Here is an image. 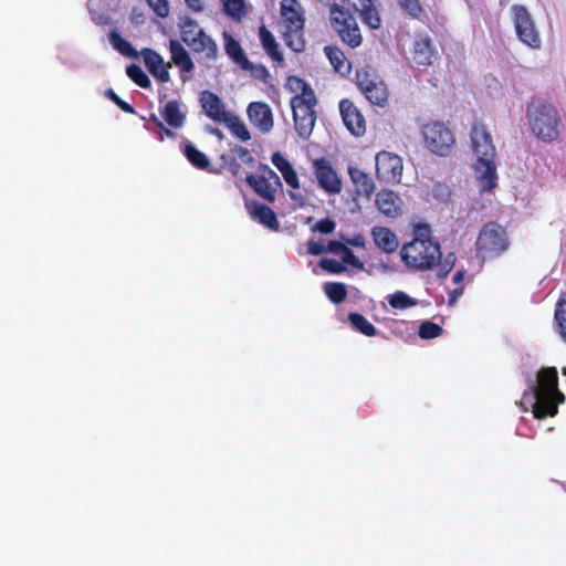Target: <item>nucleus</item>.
<instances>
[{
    "label": "nucleus",
    "mask_w": 566,
    "mask_h": 566,
    "mask_svg": "<svg viewBox=\"0 0 566 566\" xmlns=\"http://www.w3.org/2000/svg\"><path fill=\"white\" fill-rule=\"evenodd\" d=\"M169 51L172 62L181 69V71L190 73L195 69V64L188 51L177 40H170Z\"/></svg>",
    "instance_id": "obj_28"
},
{
    "label": "nucleus",
    "mask_w": 566,
    "mask_h": 566,
    "mask_svg": "<svg viewBox=\"0 0 566 566\" xmlns=\"http://www.w3.org/2000/svg\"><path fill=\"white\" fill-rule=\"evenodd\" d=\"M245 181L259 197L270 203L275 202L277 191L282 190L280 177L265 164H260L256 174H248Z\"/></svg>",
    "instance_id": "obj_10"
},
{
    "label": "nucleus",
    "mask_w": 566,
    "mask_h": 566,
    "mask_svg": "<svg viewBox=\"0 0 566 566\" xmlns=\"http://www.w3.org/2000/svg\"><path fill=\"white\" fill-rule=\"evenodd\" d=\"M470 139L476 155L474 172L479 187L482 192L491 191L497 186L496 148L492 136L483 123L475 122L471 127Z\"/></svg>",
    "instance_id": "obj_2"
},
{
    "label": "nucleus",
    "mask_w": 566,
    "mask_h": 566,
    "mask_svg": "<svg viewBox=\"0 0 566 566\" xmlns=\"http://www.w3.org/2000/svg\"><path fill=\"white\" fill-rule=\"evenodd\" d=\"M184 155L186 156V158L188 159V161L196 168L198 169H201V170H208L209 166H210V160L209 158L206 156V154H203L202 151H200L196 146H193L191 143L187 142L185 144V148H184Z\"/></svg>",
    "instance_id": "obj_32"
},
{
    "label": "nucleus",
    "mask_w": 566,
    "mask_h": 566,
    "mask_svg": "<svg viewBox=\"0 0 566 566\" xmlns=\"http://www.w3.org/2000/svg\"><path fill=\"white\" fill-rule=\"evenodd\" d=\"M180 35L182 42L186 43L193 52L205 53L206 57L210 60L217 59V43L199 27L195 19L185 17L181 20Z\"/></svg>",
    "instance_id": "obj_9"
},
{
    "label": "nucleus",
    "mask_w": 566,
    "mask_h": 566,
    "mask_svg": "<svg viewBox=\"0 0 566 566\" xmlns=\"http://www.w3.org/2000/svg\"><path fill=\"white\" fill-rule=\"evenodd\" d=\"M161 116L165 122L172 128H180L184 126L186 120V114L180 109V103L177 99L169 101L164 109Z\"/></svg>",
    "instance_id": "obj_30"
},
{
    "label": "nucleus",
    "mask_w": 566,
    "mask_h": 566,
    "mask_svg": "<svg viewBox=\"0 0 566 566\" xmlns=\"http://www.w3.org/2000/svg\"><path fill=\"white\" fill-rule=\"evenodd\" d=\"M402 263L412 271L432 270L442 256L440 243L432 239L429 224L418 223L413 228V239L400 249Z\"/></svg>",
    "instance_id": "obj_1"
},
{
    "label": "nucleus",
    "mask_w": 566,
    "mask_h": 566,
    "mask_svg": "<svg viewBox=\"0 0 566 566\" xmlns=\"http://www.w3.org/2000/svg\"><path fill=\"white\" fill-rule=\"evenodd\" d=\"M200 104L202 112L214 123L222 124L232 113L227 109L223 101L213 92L205 90L200 93Z\"/></svg>",
    "instance_id": "obj_17"
},
{
    "label": "nucleus",
    "mask_w": 566,
    "mask_h": 566,
    "mask_svg": "<svg viewBox=\"0 0 566 566\" xmlns=\"http://www.w3.org/2000/svg\"><path fill=\"white\" fill-rule=\"evenodd\" d=\"M457 261V255L454 252H449L444 259L442 260V256L439 260V263H437L438 266V277L444 279L448 276V274L452 271L454 268Z\"/></svg>",
    "instance_id": "obj_43"
},
{
    "label": "nucleus",
    "mask_w": 566,
    "mask_h": 566,
    "mask_svg": "<svg viewBox=\"0 0 566 566\" xmlns=\"http://www.w3.org/2000/svg\"><path fill=\"white\" fill-rule=\"evenodd\" d=\"M401 200L392 190H381L376 196L378 210L388 218H396L401 213Z\"/></svg>",
    "instance_id": "obj_23"
},
{
    "label": "nucleus",
    "mask_w": 566,
    "mask_h": 566,
    "mask_svg": "<svg viewBox=\"0 0 566 566\" xmlns=\"http://www.w3.org/2000/svg\"><path fill=\"white\" fill-rule=\"evenodd\" d=\"M411 56L419 66H431L438 60V51L428 34H418L415 38Z\"/></svg>",
    "instance_id": "obj_16"
},
{
    "label": "nucleus",
    "mask_w": 566,
    "mask_h": 566,
    "mask_svg": "<svg viewBox=\"0 0 566 566\" xmlns=\"http://www.w3.org/2000/svg\"><path fill=\"white\" fill-rule=\"evenodd\" d=\"M432 193L436 198L448 199L450 197V190L442 184L434 185Z\"/></svg>",
    "instance_id": "obj_51"
},
{
    "label": "nucleus",
    "mask_w": 566,
    "mask_h": 566,
    "mask_svg": "<svg viewBox=\"0 0 566 566\" xmlns=\"http://www.w3.org/2000/svg\"><path fill=\"white\" fill-rule=\"evenodd\" d=\"M232 153H234L247 165H252L254 163L253 156L250 154L249 149L243 146L235 145L232 148Z\"/></svg>",
    "instance_id": "obj_50"
},
{
    "label": "nucleus",
    "mask_w": 566,
    "mask_h": 566,
    "mask_svg": "<svg viewBox=\"0 0 566 566\" xmlns=\"http://www.w3.org/2000/svg\"><path fill=\"white\" fill-rule=\"evenodd\" d=\"M342 263L344 265L345 264L352 265L353 268H356V269L364 268L363 262L359 261V259L355 255V253L349 248H346V250H344V252L342 253Z\"/></svg>",
    "instance_id": "obj_47"
},
{
    "label": "nucleus",
    "mask_w": 566,
    "mask_h": 566,
    "mask_svg": "<svg viewBox=\"0 0 566 566\" xmlns=\"http://www.w3.org/2000/svg\"><path fill=\"white\" fill-rule=\"evenodd\" d=\"M159 130H160V133H161V134L159 135V140H164V136H163V134H164L165 136L169 137V138H174V137H175V133H174L171 129L167 128L165 125H164V129H159Z\"/></svg>",
    "instance_id": "obj_62"
},
{
    "label": "nucleus",
    "mask_w": 566,
    "mask_h": 566,
    "mask_svg": "<svg viewBox=\"0 0 566 566\" xmlns=\"http://www.w3.org/2000/svg\"><path fill=\"white\" fill-rule=\"evenodd\" d=\"M348 175L357 196L369 198L375 192V182L368 174L357 167L349 166Z\"/></svg>",
    "instance_id": "obj_24"
},
{
    "label": "nucleus",
    "mask_w": 566,
    "mask_h": 566,
    "mask_svg": "<svg viewBox=\"0 0 566 566\" xmlns=\"http://www.w3.org/2000/svg\"><path fill=\"white\" fill-rule=\"evenodd\" d=\"M329 22L342 42L352 49L358 48L363 42L360 28L355 17L348 11L334 8L329 11Z\"/></svg>",
    "instance_id": "obj_11"
},
{
    "label": "nucleus",
    "mask_w": 566,
    "mask_h": 566,
    "mask_svg": "<svg viewBox=\"0 0 566 566\" xmlns=\"http://www.w3.org/2000/svg\"><path fill=\"white\" fill-rule=\"evenodd\" d=\"M316 1L322 3V4H324V6H326V7H328V4H329V0H316Z\"/></svg>",
    "instance_id": "obj_64"
},
{
    "label": "nucleus",
    "mask_w": 566,
    "mask_h": 566,
    "mask_svg": "<svg viewBox=\"0 0 566 566\" xmlns=\"http://www.w3.org/2000/svg\"><path fill=\"white\" fill-rule=\"evenodd\" d=\"M474 248L475 256L482 262L499 258L510 248L505 228L495 221L484 223L479 230Z\"/></svg>",
    "instance_id": "obj_5"
},
{
    "label": "nucleus",
    "mask_w": 566,
    "mask_h": 566,
    "mask_svg": "<svg viewBox=\"0 0 566 566\" xmlns=\"http://www.w3.org/2000/svg\"><path fill=\"white\" fill-rule=\"evenodd\" d=\"M271 161L276 167V169L282 174V177L287 186H290L293 189L300 188V181L296 170L280 151H275L272 154Z\"/></svg>",
    "instance_id": "obj_25"
},
{
    "label": "nucleus",
    "mask_w": 566,
    "mask_h": 566,
    "mask_svg": "<svg viewBox=\"0 0 566 566\" xmlns=\"http://www.w3.org/2000/svg\"><path fill=\"white\" fill-rule=\"evenodd\" d=\"M512 10L518 40L532 49H539L542 40L527 9L524 6L515 4Z\"/></svg>",
    "instance_id": "obj_13"
},
{
    "label": "nucleus",
    "mask_w": 566,
    "mask_h": 566,
    "mask_svg": "<svg viewBox=\"0 0 566 566\" xmlns=\"http://www.w3.org/2000/svg\"><path fill=\"white\" fill-rule=\"evenodd\" d=\"M104 96L106 98H108L109 101H112L114 104L117 103V101L120 98L113 88H107L105 92H104Z\"/></svg>",
    "instance_id": "obj_59"
},
{
    "label": "nucleus",
    "mask_w": 566,
    "mask_h": 566,
    "mask_svg": "<svg viewBox=\"0 0 566 566\" xmlns=\"http://www.w3.org/2000/svg\"><path fill=\"white\" fill-rule=\"evenodd\" d=\"M347 243L352 247H356V248H365L366 245V240L365 238L361 235V234H357L355 235L354 238L352 239H348L347 240Z\"/></svg>",
    "instance_id": "obj_54"
},
{
    "label": "nucleus",
    "mask_w": 566,
    "mask_h": 566,
    "mask_svg": "<svg viewBox=\"0 0 566 566\" xmlns=\"http://www.w3.org/2000/svg\"><path fill=\"white\" fill-rule=\"evenodd\" d=\"M464 275H465V271L464 270H458L453 277H452V281L455 283V284H460L462 283V281L464 280Z\"/></svg>",
    "instance_id": "obj_61"
},
{
    "label": "nucleus",
    "mask_w": 566,
    "mask_h": 566,
    "mask_svg": "<svg viewBox=\"0 0 566 566\" xmlns=\"http://www.w3.org/2000/svg\"><path fill=\"white\" fill-rule=\"evenodd\" d=\"M146 2L157 17L167 18L169 15L168 0H146Z\"/></svg>",
    "instance_id": "obj_45"
},
{
    "label": "nucleus",
    "mask_w": 566,
    "mask_h": 566,
    "mask_svg": "<svg viewBox=\"0 0 566 566\" xmlns=\"http://www.w3.org/2000/svg\"><path fill=\"white\" fill-rule=\"evenodd\" d=\"M324 52L336 72L346 74L350 71V63L339 48L326 45Z\"/></svg>",
    "instance_id": "obj_31"
},
{
    "label": "nucleus",
    "mask_w": 566,
    "mask_h": 566,
    "mask_svg": "<svg viewBox=\"0 0 566 566\" xmlns=\"http://www.w3.org/2000/svg\"><path fill=\"white\" fill-rule=\"evenodd\" d=\"M356 85L371 104L385 106L387 103L388 91L386 84L376 74L367 70H357Z\"/></svg>",
    "instance_id": "obj_12"
},
{
    "label": "nucleus",
    "mask_w": 566,
    "mask_h": 566,
    "mask_svg": "<svg viewBox=\"0 0 566 566\" xmlns=\"http://www.w3.org/2000/svg\"><path fill=\"white\" fill-rule=\"evenodd\" d=\"M463 291H464L463 286H460V287L454 289L452 292H450L449 303L453 304L458 300V297L462 295Z\"/></svg>",
    "instance_id": "obj_57"
},
{
    "label": "nucleus",
    "mask_w": 566,
    "mask_h": 566,
    "mask_svg": "<svg viewBox=\"0 0 566 566\" xmlns=\"http://www.w3.org/2000/svg\"><path fill=\"white\" fill-rule=\"evenodd\" d=\"M126 74L136 85L142 88H149L151 86V82L148 75L137 64H129L126 67Z\"/></svg>",
    "instance_id": "obj_38"
},
{
    "label": "nucleus",
    "mask_w": 566,
    "mask_h": 566,
    "mask_svg": "<svg viewBox=\"0 0 566 566\" xmlns=\"http://www.w3.org/2000/svg\"><path fill=\"white\" fill-rule=\"evenodd\" d=\"M140 53L144 57L145 66L155 78L161 83L170 81V74L168 72L170 64L165 65L164 59L159 53L148 48L143 49Z\"/></svg>",
    "instance_id": "obj_20"
},
{
    "label": "nucleus",
    "mask_w": 566,
    "mask_h": 566,
    "mask_svg": "<svg viewBox=\"0 0 566 566\" xmlns=\"http://www.w3.org/2000/svg\"><path fill=\"white\" fill-rule=\"evenodd\" d=\"M109 42L116 51L125 56L136 59L139 55L138 51L130 44V42L122 38V35L116 31H112L109 33Z\"/></svg>",
    "instance_id": "obj_35"
},
{
    "label": "nucleus",
    "mask_w": 566,
    "mask_h": 566,
    "mask_svg": "<svg viewBox=\"0 0 566 566\" xmlns=\"http://www.w3.org/2000/svg\"><path fill=\"white\" fill-rule=\"evenodd\" d=\"M244 71H250L251 74L260 80V81H263V82H266L268 78L270 77V73H269V70L262 65V64H259V65H255L251 62V66L248 67V69H243Z\"/></svg>",
    "instance_id": "obj_49"
},
{
    "label": "nucleus",
    "mask_w": 566,
    "mask_h": 566,
    "mask_svg": "<svg viewBox=\"0 0 566 566\" xmlns=\"http://www.w3.org/2000/svg\"><path fill=\"white\" fill-rule=\"evenodd\" d=\"M298 82L302 84V92L291 99V107L297 135L303 139H307L312 135L316 123L314 107L317 101L310 85L302 80H298Z\"/></svg>",
    "instance_id": "obj_6"
},
{
    "label": "nucleus",
    "mask_w": 566,
    "mask_h": 566,
    "mask_svg": "<svg viewBox=\"0 0 566 566\" xmlns=\"http://www.w3.org/2000/svg\"><path fill=\"white\" fill-rule=\"evenodd\" d=\"M117 107H119L124 113L126 114H135V108L124 99L119 98L117 103L115 104Z\"/></svg>",
    "instance_id": "obj_55"
},
{
    "label": "nucleus",
    "mask_w": 566,
    "mask_h": 566,
    "mask_svg": "<svg viewBox=\"0 0 566 566\" xmlns=\"http://www.w3.org/2000/svg\"><path fill=\"white\" fill-rule=\"evenodd\" d=\"M527 398L536 419L557 415L558 405L564 402L565 396L558 389L556 367H544L537 373L536 385L531 387L530 392H524V400Z\"/></svg>",
    "instance_id": "obj_3"
},
{
    "label": "nucleus",
    "mask_w": 566,
    "mask_h": 566,
    "mask_svg": "<svg viewBox=\"0 0 566 566\" xmlns=\"http://www.w3.org/2000/svg\"><path fill=\"white\" fill-rule=\"evenodd\" d=\"M223 41L224 51L234 63L240 65L241 69H248L251 66V61H249L239 41L228 32H223Z\"/></svg>",
    "instance_id": "obj_26"
},
{
    "label": "nucleus",
    "mask_w": 566,
    "mask_h": 566,
    "mask_svg": "<svg viewBox=\"0 0 566 566\" xmlns=\"http://www.w3.org/2000/svg\"><path fill=\"white\" fill-rule=\"evenodd\" d=\"M554 322L558 327V333L566 343V292H563L556 303Z\"/></svg>",
    "instance_id": "obj_36"
},
{
    "label": "nucleus",
    "mask_w": 566,
    "mask_h": 566,
    "mask_svg": "<svg viewBox=\"0 0 566 566\" xmlns=\"http://www.w3.org/2000/svg\"><path fill=\"white\" fill-rule=\"evenodd\" d=\"M402 159L390 151H379L376 155V176L386 184H398L402 176Z\"/></svg>",
    "instance_id": "obj_14"
},
{
    "label": "nucleus",
    "mask_w": 566,
    "mask_h": 566,
    "mask_svg": "<svg viewBox=\"0 0 566 566\" xmlns=\"http://www.w3.org/2000/svg\"><path fill=\"white\" fill-rule=\"evenodd\" d=\"M259 39L263 50L271 57V60L281 64L284 61V56L280 51L274 35L265 25H261L259 28Z\"/></svg>",
    "instance_id": "obj_27"
},
{
    "label": "nucleus",
    "mask_w": 566,
    "mask_h": 566,
    "mask_svg": "<svg viewBox=\"0 0 566 566\" xmlns=\"http://www.w3.org/2000/svg\"><path fill=\"white\" fill-rule=\"evenodd\" d=\"M248 117L251 124L261 133L268 134L273 128V113L271 107L264 102H252L249 104Z\"/></svg>",
    "instance_id": "obj_19"
},
{
    "label": "nucleus",
    "mask_w": 566,
    "mask_h": 566,
    "mask_svg": "<svg viewBox=\"0 0 566 566\" xmlns=\"http://www.w3.org/2000/svg\"><path fill=\"white\" fill-rule=\"evenodd\" d=\"M374 244L384 253L392 254L399 248V239L387 227H374L370 232Z\"/></svg>",
    "instance_id": "obj_22"
},
{
    "label": "nucleus",
    "mask_w": 566,
    "mask_h": 566,
    "mask_svg": "<svg viewBox=\"0 0 566 566\" xmlns=\"http://www.w3.org/2000/svg\"><path fill=\"white\" fill-rule=\"evenodd\" d=\"M443 332V328L430 321H424L421 323L418 334L422 339H432L439 337Z\"/></svg>",
    "instance_id": "obj_42"
},
{
    "label": "nucleus",
    "mask_w": 566,
    "mask_h": 566,
    "mask_svg": "<svg viewBox=\"0 0 566 566\" xmlns=\"http://www.w3.org/2000/svg\"><path fill=\"white\" fill-rule=\"evenodd\" d=\"M326 249L322 243L315 242L313 240L307 242V252L312 255H319L322 254Z\"/></svg>",
    "instance_id": "obj_52"
},
{
    "label": "nucleus",
    "mask_w": 566,
    "mask_h": 566,
    "mask_svg": "<svg viewBox=\"0 0 566 566\" xmlns=\"http://www.w3.org/2000/svg\"><path fill=\"white\" fill-rule=\"evenodd\" d=\"M104 96L106 98H108L109 101H112L114 104L117 103V101L120 98L113 88H107L105 92H104Z\"/></svg>",
    "instance_id": "obj_58"
},
{
    "label": "nucleus",
    "mask_w": 566,
    "mask_h": 566,
    "mask_svg": "<svg viewBox=\"0 0 566 566\" xmlns=\"http://www.w3.org/2000/svg\"><path fill=\"white\" fill-rule=\"evenodd\" d=\"M346 248L347 247L345 244H343L342 242L332 240L328 242L326 251L332 252V253H340L342 254L344 252V250H346Z\"/></svg>",
    "instance_id": "obj_53"
},
{
    "label": "nucleus",
    "mask_w": 566,
    "mask_h": 566,
    "mask_svg": "<svg viewBox=\"0 0 566 566\" xmlns=\"http://www.w3.org/2000/svg\"><path fill=\"white\" fill-rule=\"evenodd\" d=\"M222 124H224L230 132L242 142L251 139L250 132L245 124L235 114L231 113Z\"/></svg>",
    "instance_id": "obj_34"
},
{
    "label": "nucleus",
    "mask_w": 566,
    "mask_h": 566,
    "mask_svg": "<svg viewBox=\"0 0 566 566\" xmlns=\"http://www.w3.org/2000/svg\"><path fill=\"white\" fill-rule=\"evenodd\" d=\"M336 223L329 218L318 220L314 226V231L323 234H329L335 230Z\"/></svg>",
    "instance_id": "obj_48"
},
{
    "label": "nucleus",
    "mask_w": 566,
    "mask_h": 566,
    "mask_svg": "<svg viewBox=\"0 0 566 566\" xmlns=\"http://www.w3.org/2000/svg\"><path fill=\"white\" fill-rule=\"evenodd\" d=\"M148 120L153 123L156 126V128L164 129V123L159 119V117L156 114H150Z\"/></svg>",
    "instance_id": "obj_60"
},
{
    "label": "nucleus",
    "mask_w": 566,
    "mask_h": 566,
    "mask_svg": "<svg viewBox=\"0 0 566 566\" xmlns=\"http://www.w3.org/2000/svg\"><path fill=\"white\" fill-rule=\"evenodd\" d=\"M224 13L229 17L241 20L245 15V1L244 0H223Z\"/></svg>",
    "instance_id": "obj_40"
},
{
    "label": "nucleus",
    "mask_w": 566,
    "mask_h": 566,
    "mask_svg": "<svg viewBox=\"0 0 566 566\" xmlns=\"http://www.w3.org/2000/svg\"><path fill=\"white\" fill-rule=\"evenodd\" d=\"M339 112L346 128L354 136H363L366 132V122L360 113V111L355 106V104L344 98L339 102Z\"/></svg>",
    "instance_id": "obj_18"
},
{
    "label": "nucleus",
    "mask_w": 566,
    "mask_h": 566,
    "mask_svg": "<svg viewBox=\"0 0 566 566\" xmlns=\"http://www.w3.org/2000/svg\"><path fill=\"white\" fill-rule=\"evenodd\" d=\"M313 172L317 185L328 195H338L343 189V184L335 168L324 158H316L312 161Z\"/></svg>",
    "instance_id": "obj_15"
},
{
    "label": "nucleus",
    "mask_w": 566,
    "mask_h": 566,
    "mask_svg": "<svg viewBox=\"0 0 566 566\" xmlns=\"http://www.w3.org/2000/svg\"><path fill=\"white\" fill-rule=\"evenodd\" d=\"M223 167H226L232 176H238L241 170V165L237 161V159L230 155L222 154L220 157Z\"/></svg>",
    "instance_id": "obj_46"
},
{
    "label": "nucleus",
    "mask_w": 566,
    "mask_h": 566,
    "mask_svg": "<svg viewBox=\"0 0 566 566\" xmlns=\"http://www.w3.org/2000/svg\"><path fill=\"white\" fill-rule=\"evenodd\" d=\"M525 115L531 133L538 140L551 144L558 139L563 120L555 106L542 99H533L527 103Z\"/></svg>",
    "instance_id": "obj_4"
},
{
    "label": "nucleus",
    "mask_w": 566,
    "mask_h": 566,
    "mask_svg": "<svg viewBox=\"0 0 566 566\" xmlns=\"http://www.w3.org/2000/svg\"><path fill=\"white\" fill-rule=\"evenodd\" d=\"M348 321L353 328L365 336H376L377 328L360 313L352 312L348 314Z\"/></svg>",
    "instance_id": "obj_33"
},
{
    "label": "nucleus",
    "mask_w": 566,
    "mask_h": 566,
    "mask_svg": "<svg viewBox=\"0 0 566 566\" xmlns=\"http://www.w3.org/2000/svg\"><path fill=\"white\" fill-rule=\"evenodd\" d=\"M280 11L285 28L283 32L285 44L294 52L304 51L305 41L302 34L305 19L300 2L297 0H282Z\"/></svg>",
    "instance_id": "obj_7"
},
{
    "label": "nucleus",
    "mask_w": 566,
    "mask_h": 566,
    "mask_svg": "<svg viewBox=\"0 0 566 566\" xmlns=\"http://www.w3.org/2000/svg\"><path fill=\"white\" fill-rule=\"evenodd\" d=\"M247 209L251 218L260 222L262 226L275 232L280 230V222L275 212L265 203L252 200L247 203Z\"/></svg>",
    "instance_id": "obj_21"
},
{
    "label": "nucleus",
    "mask_w": 566,
    "mask_h": 566,
    "mask_svg": "<svg viewBox=\"0 0 566 566\" xmlns=\"http://www.w3.org/2000/svg\"><path fill=\"white\" fill-rule=\"evenodd\" d=\"M211 133H212V134H214V135H217V136H219V137H221V136H222V133H221L218 128H213V129L211 130Z\"/></svg>",
    "instance_id": "obj_63"
},
{
    "label": "nucleus",
    "mask_w": 566,
    "mask_h": 566,
    "mask_svg": "<svg viewBox=\"0 0 566 566\" xmlns=\"http://www.w3.org/2000/svg\"><path fill=\"white\" fill-rule=\"evenodd\" d=\"M388 303L392 308L406 310L417 305V300L410 297L402 291H397L388 296Z\"/></svg>",
    "instance_id": "obj_39"
},
{
    "label": "nucleus",
    "mask_w": 566,
    "mask_h": 566,
    "mask_svg": "<svg viewBox=\"0 0 566 566\" xmlns=\"http://www.w3.org/2000/svg\"><path fill=\"white\" fill-rule=\"evenodd\" d=\"M185 2L195 12H201L205 9L202 0H185Z\"/></svg>",
    "instance_id": "obj_56"
},
{
    "label": "nucleus",
    "mask_w": 566,
    "mask_h": 566,
    "mask_svg": "<svg viewBox=\"0 0 566 566\" xmlns=\"http://www.w3.org/2000/svg\"><path fill=\"white\" fill-rule=\"evenodd\" d=\"M324 293L334 304L343 303L347 297V287L340 282H327L323 285Z\"/></svg>",
    "instance_id": "obj_37"
},
{
    "label": "nucleus",
    "mask_w": 566,
    "mask_h": 566,
    "mask_svg": "<svg viewBox=\"0 0 566 566\" xmlns=\"http://www.w3.org/2000/svg\"><path fill=\"white\" fill-rule=\"evenodd\" d=\"M356 8L353 10L358 12L364 24L369 27L371 30H377L381 25V19L378 13V10L373 4V0H368V2L361 1Z\"/></svg>",
    "instance_id": "obj_29"
},
{
    "label": "nucleus",
    "mask_w": 566,
    "mask_h": 566,
    "mask_svg": "<svg viewBox=\"0 0 566 566\" xmlns=\"http://www.w3.org/2000/svg\"><path fill=\"white\" fill-rule=\"evenodd\" d=\"M424 147L441 157L449 156L455 145L451 129L440 120H431L420 126Z\"/></svg>",
    "instance_id": "obj_8"
},
{
    "label": "nucleus",
    "mask_w": 566,
    "mask_h": 566,
    "mask_svg": "<svg viewBox=\"0 0 566 566\" xmlns=\"http://www.w3.org/2000/svg\"><path fill=\"white\" fill-rule=\"evenodd\" d=\"M319 266L332 274H340L346 270V266L342 261H337L335 259H322L319 261Z\"/></svg>",
    "instance_id": "obj_44"
},
{
    "label": "nucleus",
    "mask_w": 566,
    "mask_h": 566,
    "mask_svg": "<svg viewBox=\"0 0 566 566\" xmlns=\"http://www.w3.org/2000/svg\"><path fill=\"white\" fill-rule=\"evenodd\" d=\"M398 4L412 19L424 17V10L419 0H398Z\"/></svg>",
    "instance_id": "obj_41"
}]
</instances>
